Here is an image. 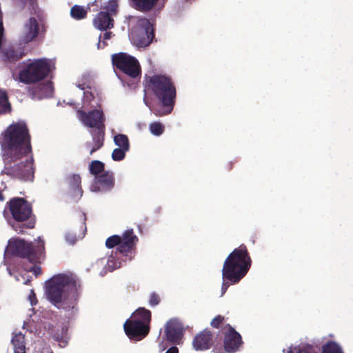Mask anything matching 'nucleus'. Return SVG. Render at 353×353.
I'll return each instance as SVG.
<instances>
[{
	"mask_svg": "<svg viewBox=\"0 0 353 353\" xmlns=\"http://www.w3.org/2000/svg\"><path fill=\"white\" fill-rule=\"evenodd\" d=\"M1 145L3 159L16 161L24 157V161L6 168V173L23 181H32L34 178L32 160L26 155L31 151L30 137L26 125L17 123L9 125L1 134Z\"/></svg>",
	"mask_w": 353,
	"mask_h": 353,
	"instance_id": "f257e3e1",
	"label": "nucleus"
},
{
	"mask_svg": "<svg viewBox=\"0 0 353 353\" xmlns=\"http://www.w3.org/2000/svg\"><path fill=\"white\" fill-rule=\"evenodd\" d=\"M145 85L154 95L161 101L165 110H156L157 116H163L170 114L173 109L176 89L171 80L164 75H153L145 78Z\"/></svg>",
	"mask_w": 353,
	"mask_h": 353,
	"instance_id": "f03ea898",
	"label": "nucleus"
},
{
	"mask_svg": "<svg viewBox=\"0 0 353 353\" xmlns=\"http://www.w3.org/2000/svg\"><path fill=\"white\" fill-rule=\"evenodd\" d=\"M79 288L80 284L76 276L72 274H60L53 276L47 282L46 294L51 302L57 304L65 300L66 292L69 291L71 299L74 301L77 300Z\"/></svg>",
	"mask_w": 353,
	"mask_h": 353,
	"instance_id": "7ed1b4c3",
	"label": "nucleus"
},
{
	"mask_svg": "<svg viewBox=\"0 0 353 353\" xmlns=\"http://www.w3.org/2000/svg\"><path fill=\"white\" fill-rule=\"evenodd\" d=\"M245 248L235 249L225 261L222 274L232 283L239 282L247 273L250 264Z\"/></svg>",
	"mask_w": 353,
	"mask_h": 353,
	"instance_id": "20e7f679",
	"label": "nucleus"
},
{
	"mask_svg": "<svg viewBox=\"0 0 353 353\" xmlns=\"http://www.w3.org/2000/svg\"><path fill=\"white\" fill-rule=\"evenodd\" d=\"M49 72L50 63L46 59H36L20 72L19 81L26 84L34 83L45 79Z\"/></svg>",
	"mask_w": 353,
	"mask_h": 353,
	"instance_id": "39448f33",
	"label": "nucleus"
},
{
	"mask_svg": "<svg viewBox=\"0 0 353 353\" xmlns=\"http://www.w3.org/2000/svg\"><path fill=\"white\" fill-rule=\"evenodd\" d=\"M130 37L137 47L148 46L154 38L153 28L150 21L145 18L138 19L130 30Z\"/></svg>",
	"mask_w": 353,
	"mask_h": 353,
	"instance_id": "423d86ee",
	"label": "nucleus"
},
{
	"mask_svg": "<svg viewBox=\"0 0 353 353\" xmlns=\"http://www.w3.org/2000/svg\"><path fill=\"white\" fill-rule=\"evenodd\" d=\"M112 60L114 65L123 73L132 78H137L141 74V66L134 57L126 53L113 54Z\"/></svg>",
	"mask_w": 353,
	"mask_h": 353,
	"instance_id": "0eeeda50",
	"label": "nucleus"
},
{
	"mask_svg": "<svg viewBox=\"0 0 353 353\" xmlns=\"http://www.w3.org/2000/svg\"><path fill=\"white\" fill-rule=\"evenodd\" d=\"M10 211L13 218L19 221L28 219L32 212L28 203L21 198H15L10 201Z\"/></svg>",
	"mask_w": 353,
	"mask_h": 353,
	"instance_id": "6e6552de",
	"label": "nucleus"
},
{
	"mask_svg": "<svg viewBox=\"0 0 353 353\" xmlns=\"http://www.w3.org/2000/svg\"><path fill=\"white\" fill-rule=\"evenodd\" d=\"M77 114L78 119L85 126L100 128L103 125V112L99 110H94L88 113L83 110H78Z\"/></svg>",
	"mask_w": 353,
	"mask_h": 353,
	"instance_id": "1a4fd4ad",
	"label": "nucleus"
},
{
	"mask_svg": "<svg viewBox=\"0 0 353 353\" xmlns=\"http://www.w3.org/2000/svg\"><path fill=\"white\" fill-rule=\"evenodd\" d=\"M123 327L126 334L130 337L145 336L149 332V325L141 321L139 319H133L132 316V319L125 321Z\"/></svg>",
	"mask_w": 353,
	"mask_h": 353,
	"instance_id": "9d476101",
	"label": "nucleus"
},
{
	"mask_svg": "<svg viewBox=\"0 0 353 353\" xmlns=\"http://www.w3.org/2000/svg\"><path fill=\"white\" fill-rule=\"evenodd\" d=\"M114 185L113 174L110 172H104L96 176L90 186V190L94 192H106L111 190Z\"/></svg>",
	"mask_w": 353,
	"mask_h": 353,
	"instance_id": "9b49d317",
	"label": "nucleus"
},
{
	"mask_svg": "<svg viewBox=\"0 0 353 353\" xmlns=\"http://www.w3.org/2000/svg\"><path fill=\"white\" fill-rule=\"evenodd\" d=\"M183 327L177 319H171L166 324L165 335L168 340L177 343L183 336Z\"/></svg>",
	"mask_w": 353,
	"mask_h": 353,
	"instance_id": "f8f14e48",
	"label": "nucleus"
},
{
	"mask_svg": "<svg viewBox=\"0 0 353 353\" xmlns=\"http://www.w3.org/2000/svg\"><path fill=\"white\" fill-rule=\"evenodd\" d=\"M39 26L34 18H30L21 30V41L24 43H29L38 35Z\"/></svg>",
	"mask_w": 353,
	"mask_h": 353,
	"instance_id": "ddd939ff",
	"label": "nucleus"
},
{
	"mask_svg": "<svg viewBox=\"0 0 353 353\" xmlns=\"http://www.w3.org/2000/svg\"><path fill=\"white\" fill-rule=\"evenodd\" d=\"M241 344V337L234 329L230 328L225 334L224 347L228 353L234 352L238 350Z\"/></svg>",
	"mask_w": 353,
	"mask_h": 353,
	"instance_id": "4468645a",
	"label": "nucleus"
},
{
	"mask_svg": "<svg viewBox=\"0 0 353 353\" xmlns=\"http://www.w3.org/2000/svg\"><path fill=\"white\" fill-rule=\"evenodd\" d=\"M94 26L100 30H106L114 27V20L104 11H101L93 19Z\"/></svg>",
	"mask_w": 353,
	"mask_h": 353,
	"instance_id": "2eb2a0df",
	"label": "nucleus"
},
{
	"mask_svg": "<svg viewBox=\"0 0 353 353\" xmlns=\"http://www.w3.org/2000/svg\"><path fill=\"white\" fill-rule=\"evenodd\" d=\"M16 252L22 257H26L31 262L34 261L33 248L30 244L21 239H17L13 242Z\"/></svg>",
	"mask_w": 353,
	"mask_h": 353,
	"instance_id": "dca6fc26",
	"label": "nucleus"
},
{
	"mask_svg": "<svg viewBox=\"0 0 353 353\" xmlns=\"http://www.w3.org/2000/svg\"><path fill=\"white\" fill-rule=\"evenodd\" d=\"M212 334L210 331L204 330L196 335L193 340V346L196 350H204L210 347Z\"/></svg>",
	"mask_w": 353,
	"mask_h": 353,
	"instance_id": "f3484780",
	"label": "nucleus"
},
{
	"mask_svg": "<svg viewBox=\"0 0 353 353\" xmlns=\"http://www.w3.org/2000/svg\"><path fill=\"white\" fill-rule=\"evenodd\" d=\"M53 87L52 83L47 81L40 83L36 88L32 91L33 99H41L49 97L52 94Z\"/></svg>",
	"mask_w": 353,
	"mask_h": 353,
	"instance_id": "a211bd4d",
	"label": "nucleus"
},
{
	"mask_svg": "<svg viewBox=\"0 0 353 353\" xmlns=\"http://www.w3.org/2000/svg\"><path fill=\"white\" fill-rule=\"evenodd\" d=\"M137 236L133 234L132 230L125 232L121 236L120 246L118 248L120 252L130 250L134 245Z\"/></svg>",
	"mask_w": 353,
	"mask_h": 353,
	"instance_id": "6ab92c4d",
	"label": "nucleus"
},
{
	"mask_svg": "<svg viewBox=\"0 0 353 353\" xmlns=\"http://www.w3.org/2000/svg\"><path fill=\"white\" fill-rule=\"evenodd\" d=\"M11 343L14 347V353H26L25 336L21 333L16 334Z\"/></svg>",
	"mask_w": 353,
	"mask_h": 353,
	"instance_id": "aec40b11",
	"label": "nucleus"
},
{
	"mask_svg": "<svg viewBox=\"0 0 353 353\" xmlns=\"http://www.w3.org/2000/svg\"><path fill=\"white\" fill-rule=\"evenodd\" d=\"M134 8L141 12L150 10L158 0H132Z\"/></svg>",
	"mask_w": 353,
	"mask_h": 353,
	"instance_id": "412c9836",
	"label": "nucleus"
},
{
	"mask_svg": "<svg viewBox=\"0 0 353 353\" xmlns=\"http://www.w3.org/2000/svg\"><path fill=\"white\" fill-rule=\"evenodd\" d=\"M133 319H139L141 321L145 323L146 325H149L151 321V312L150 310L145 309L144 307L138 308L133 314Z\"/></svg>",
	"mask_w": 353,
	"mask_h": 353,
	"instance_id": "4be33fe9",
	"label": "nucleus"
},
{
	"mask_svg": "<svg viewBox=\"0 0 353 353\" xmlns=\"http://www.w3.org/2000/svg\"><path fill=\"white\" fill-rule=\"evenodd\" d=\"M10 110V104L5 91L0 90V114L6 113Z\"/></svg>",
	"mask_w": 353,
	"mask_h": 353,
	"instance_id": "5701e85b",
	"label": "nucleus"
},
{
	"mask_svg": "<svg viewBox=\"0 0 353 353\" xmlns=\"http://www.w3.org/2000/svg\"><path fill=\"white\" fill-rule=\"evenodd\" d=\"M71 16L76 19H82L86 17L87 11L80 6H74L70 10Z\"/></svg>",
	"mask_w": 353,
	"mask_h": 353,
	"instance_id": "b1692460",
	"label": "nucleus"
},
{
	"mask_svg": "<svg viewBox=\"0 0 353 353\" xmlns=\"http://www.w3.org/2000/svg\"><path fill=\"white\" fill-rule=\"evenodd\" d=\"M114 143L120 148L129 150V141L127 136L124 134H117L114 137Z\"/></svg>",
	"mask_w": 353,
	"mask_h": 353,
	"instance_id": "393cba45",
	"label": "nucleus"
},
{
	"mask_svg": "<svg viewBox=\"0 0 353 353\" xmlns=\"http://www.w3.org/2000/svg\"><path fill=\"white\" fill-rule=\"evenodd\" d=\"M104 170V164L97 160H94L91 161L89 165V170L90 173L93 175H98L101 172H103Z\"/></svg>",
	"mask_w": 353,
	"mask_h": 353,
	"instance_id": "a878e982",
	"label": "nucleus"
},
{
	"mask_svg": "<svg viewBox=\"0 0 353 353\" xmlns=\"http://www.w3.org/2000/svg\"><path fill=\"white\" fill-rule=\"evenodd\" d=\"M118 5L115 0H110L107 5L101 8V11L106 12L112 18L117 13Z\"/></svg>",
	"mask_w": 353,
	"mask_h": 353,
	"instance_id": "bb28decb",
	"label": "nucleus"
},
{
	"mask_svg": "<svg viewBox=\"0 0 353 353\" xmlns=\"http://www.w3.org/2000/svg\"><path fill=\"white\" fill-rule=\"evenodd\" d=\"M164 125L160 122H152L150 124L149 129L150 132L155 135L159 136L164 132Z\"/></svg>",
	"mask_w": 353,
	"mask_h": 353,
	"instance_id": "cd10ccee",
	"label": "nucleus"
},
{
	"mask_svg": "<svg viewBox=\"0 0 353 353\" xmlns=\"http://www.w3.org/2000/svg\"><path fill=\"white\" fill-rule=\"evenodd\" d=\"M33 248V255L34 256V260L36 259H39L40 256L43 254L44 251V241L40 237L38 238L37 241V245L32 247Z\"/></svg>",
	"mask_w": 353,
	"mask_h": 353,
	"instance_id": "c85d7f7f",
	"label": "nucleus"
},
{
	"mask_svg": "<svg viewBox=\"0 0 353 353\" xmlns=\"http://www.w3.org/2000/svg\"><path fill=\"white\" fill-rule=\"evenodd\" d=\"M323 353H343L341 347L334 342L327 343L323 349Z\"/></svg>",
	"mask_w": 353,
	"mask_h": 353,
	"instance_id": "c756f323",
	"label": "nucleus"
},
{
	"mask_svg": "<svg viewBox=\"0 0 353 353\" xmlns=\"http://www.w3.org/2000/svg\"><path fill=\"white\" fill-rule=\"evenodd\" d=\"M121 236L118 235H113L107 239L105 245L108 248H112L118 245L120 246Z\"/></svg>",
	"mask_w": 353,
	"mask_h": 353,
	"instance_id": "7c9ffc66",
	"label": "nucleus"
},
{
	"mask_svg": "<svg viewBox=\"0 0 353 353\" xmlns=\"http://www.w3.org/2000/svg\"><path fill=\"white\" fill-rule=\"evenodd\" d=\"M127 151L128 150H124L123 148H120L114 149L112 154V157L113 160H114V161L122 160L123 159H124V157L125 156V152Z\"/></svg>",
	"mask_w": 353,
	"mask_h": 353,
	"instance_id": "2f4dec72",
	"label": "nucleus"
},
{
	"mask_svg": "<svg viewBox=\"0 0 353 353\" xmlns=\"http://www.w3.org/2000/svg\"><path fill=\"white\" fill-rule=\"evenodd\" d=\"M21 57V56H18L15 54L14 51L12 49H9L4 52V58L6 61H14L15 60H18Z\"/></svg>",
	"mask_w": 353,
	"mask_h": 353,
	"instance_id": "473e14b6",
	"label": "nucleus"
},
{
	"mask_svg": "<svg viewBox=\"0 0 353 353\" xmlns=\"http://www.w3.org/2000/svg\"><path fill=\"white\" fill-rule=\"evenodd\" d=\"M94 145L93 149H91L90 154H93L95 151L99 150L103 145V139L101 138L100 135L94 137L93 139Z\"/></svg>",
	"mask_w": 353,
	"mask_h": 353,
	"instance_id": "72a5a7b5",
	"label": "nucleus"
},
{
	"mask_svg": "<svg viewBox=\"0 0 353 353\" xmlns=\"http://www.w3.org/2000/svg\"><path fill=\"white\" fill-rule=\"evenodd\" d=\"M69 180L71 185H72L74 188H79L81 183V177L79 175L73 174L70 177Z\"/></svg>",
	"mask_w": 353,
	"mask_h": 353,
	"instance_id": "f704fd0d",
	"label": "nucleus"
},
{
	"mask_svg": "<svg viewBox=\"0 0 353 353\" xmlns=\"http://www.w3.org/2000/svg\"><path fill=\"white\" fill-rule=\"evenodd\" d=\"M159 301H160L159 296L157 294L152 293L150 294V299H149V303L151 306L157 305L159 304Z\"/></svg>",
	"mask_w": 353,
	"mask_h": 353,
	"instance_id": "c9c22d12",
	"label": "nucleus"
},
{
	"mask_svg": "<svg viewBox=\"0 0 353 353\" xmlns=\"http://www.w3.org/2000/svg\"><path fill=\"white\" fill-rule=\"evenodd\" d=\"M223 320H224V317L221 315H219L212 319V321L211 322V325H212V326H213L214 327H219V325L223 321Z\"/></svg>",
	"mask_w": 353,
	"mask_h": 353,
	"instance_id": "e433bc0d",
	"label": "nucleus"
},
{
	"mask_svg": "<svg viewBox=\"0 0 353 353\" xmlns=\"http://www.w3.org/2000/svg\"><path fill=\"white\" fill-rule=\"evenodd\" d=\"M111 263H112V261H110V260H109V261H108V269H109L110 271H112V270H114V269L118 268H119V267H120V263H119L118 265H111Z\"/></svg>",
	"mask_w": 353,
	"mask_h": 353,
	"instance_id": "4c0bfd02",
	"label": "nucleus"
},
{
	"mask_svg": "<svg viewBox=\"0 0 353 353\" xmlns=\"http://www.w3.org/2000/svg\"><path fill=\"white\" fill-rule=\"evenodd\" d=\"M179 350L178 348L176 347H172L170 349H168L165 353H178Z\"/></svg>",
	"mask_w": 353,
	"mask_h": 353,
	"instance_id": "58836bf2",
	"label": "nucleus"
},
{
	"mask_svg": "<svg viewBox=\"0 0 353 353\" xmlns=\"http://www.w3.org/2000/svg\"><path fill=\"white\" fill-rule=\"evenodd\" d=\"M112 33L111 32H106L103 34V39L108 40L110 39L112 37Z\"/></svg>",
	"mask_w": 353,
	"mask_h": 353,
	"instance_id": "ea45409f",
	"label": "nucleus"
},
{
	"mask_svg": "<svg viewBox=\"0 0 353 353\" xmlns=\"http://www.w3.org/2000/svg\"><path fill=\"white\" fill-rule=\"evenodd\" d=\"M66 240L72 245L74 244L76 241L75 238L73 236L70 239V235L66 236Z\"/></svg>",
	"mask_w": 353,
	"mask_h": 353,
	"instance_id": "a19ab883",
	"label": "nucleus"
},
{
	"mask_svg": "<svg viewBox=\"0 0 353 353\" xmlns=\"http://www.w3.org/2000/svg\"><path fill=\"white\" fill-rule=\"evenodd\" d=\"M228 285L225 283H223V285H222V293H221V296L223 295V294L225 292L227 288H228Z\"/></svg>",
	"mask_w": 353,
	"mask_h": 353,
	"instance_id": "79ce46f5",
	"label": "nucleus"
},
{
	"mask_svg": "<svg viewBox=\"0 0 353 353\" xmlns=\"http://www.w3.org/2000/svg\"><path fill=\"white\" fill-rule=\"evenodd\" d=\"M33 271L36 275H39L41 274V268L39 267L34 268Z\"/></svg>",
	"mask_w": 353,
	"mask_h": 353,
	"instance_id": "37998d69",
	"label": "nucleus"
},
{
	"mask_svg": "<svg viewBox=\"0 0 353 353\" xmlns=\"http://www.w3.org/2000/svg\"><path fill=\"white\" fill-rule=\"evenodd\" d=\"M85 146L88 150H90V151L91 150V149H93V145H91L90 143H87Z\"/></svg>",
	"mask_w": 353,
	"mask_h": 353,
	"instance_id": "c03bdc74",
	"label": "nucleus"
},
{
	"mask_svg": "<svg viewBox=\"0 0 353 353\" xmlns=\"http://www.w3.org/2000/svg\"><path fill=\"white\" fill-rule=\"evenodd\" d=\"M100 45H101V36H99V42H98V44H97L98 48H101Z\"/></svg>",
	"mask_w": 353,
	"mask_h": 353,
	"instance_id": "a18cd8bd",
	"label": "nucleus"
},
{
	"mask_svg": "<svg viewBox=\"0 0 353 353\" xmlns=\"http://www.w3.org/2000/svg\"><path fill=\"white\" fill-rule=\"evenodd\" d=\"M31 304H32V305H34V304H35V303H34L31 300Z\"/></svg>",
	"mask_w": 353,
	"mask_h": 353,
	"instance_id": "49530a36",
	"label": "nucleus"
}]
</instances>
